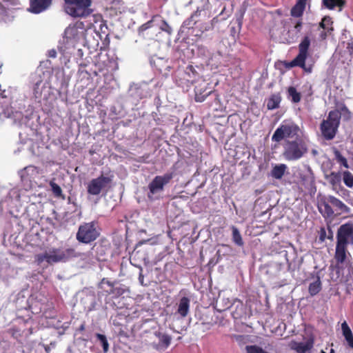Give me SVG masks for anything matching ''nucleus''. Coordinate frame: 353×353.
Wrapping results in <instances>:
<instances>
[{
    "label": "nucleus",
    "instance_id": "f257e3e1",
    "mask_svg": "<svg viewBox=\"0 0 353 353\" xmlns=\"http://www.w3.org/2000/svg\"><path fill=\"white\" fill-rule=\"evenodd\" d=\"M283 149L282 156L288 161H294L301 159L309 150L307 141L303 137L285 140Z\"/></svg>",
    "mask_w": 353,
    "mask_h": 353
},
{
    "label": "nucleus",
    "instance_id": "f03ea898",
    "mask_svg": "<svg viewBox=\"0 0 353 353\" xmlns=\"http://www.w3.org/2000/svg\"><path fill=\"white\" fill-rule=\"evenodd\" d=\"M73 248H52L48 251L39 254L36 256V261L39 264L46 261L49 264L57 263L59 262H65L69 259L79 256Z\"/></svg>",
    "mask_w": 353,
    "mask_h": 353
},
{
    "label": "nucleus",
    "instance_id": "7ed1b4c3",
    "mask_svg": "<svg viewBox=\"0 0 353 353\" xmlns=\"http://www.w3.org/2000/svg\"><path fill=\"white\" fill-rule=\"evenodd\" d=\"M90 6L91 0H64L63 9L72 17L83 18L92 12Z\"/></svg>",
    "mask_w": 353,
    "mask_h": 353
},
{
    "label": "nucleus",
    "instance_id": "20e7f679",
    "mask_svg": "<svg viewBox=\"0 0 353 353\" xmlns=\"http://www.w3.org/2000/svg\"><path fill=\"white\" fill-rule=\"evenodd\" d=\"M341 113L338 110L329 112L326 120L321 124V130L323 137L327 140H332L336 135L340 123Z\"/></svg>",
    "mask_w": 353,
    "mask_h": 353
},
{
    "label": "nucleus",
    "instance_id": "39448f33",
    "mask_svg": "<svg viewBox=\"0 0 353 353\" xmlns=\"http://www.w3.org/2000/svg\"><path fill=\"white\" fill-rule=\"evenodd\" d=\"M173 176L174 174L172 172H168L161 176H156L148 185V199L150 200L158 199L160 194L163 191L164 186L170 183Z\"/></svg>",
    "mask_w": 353,
    "mask_h": 353
},
{
    "label": "nucleus",
    "instance_id": "423d86ee",
    "mask_svg": "<svg viewBox=\"0 0 353 353\" xmlns=\"http://www.w3.org/2000/svg\"><path fill=\"white\" fill-rule=\"evenodd\" d=\"M299 132H301L299 127L294 123L282 124L274 131L272 141L279 143L283 139L292 140L294 137H301Z\"/></svg>",
    "mask_w": 353,
    "mask_h": 353
},
{
    "label": "nucleus",
    "instance_id": "0eeeda50",
    "mask_svg": "<svg viewBox=\"0 0 353 353\" xmlns=\"http://www.w3.org/2000/svg\"><path fill=\"white\" fill-rule=\"evenodd\" d=\"M99 236L94 222L84 223L79 228L76 238L78 241L89 243L94 241Z\"/></svg>",
    "mask_w": 353,
    "mask_h": 353
},
{
    "label": "nucleus",
    "instance_id": "6e6552de",
    "mask_svg": "<svg viewBox=\"0 0 353 353\" xmlns=\"http://www.w3.org/2000/svg\"><path fill=\"white\" fill-rule=\"evenodd\" d=\"M150 345L157 351L166 350L170 345L172 337L169 334L157 330L154 332L150 337Z\"/></svg>",
    "mask_w": 353,
    "mask_h": 353
},
{
    "label": "nucleus",
    "instance_id": "1a4fd4ad",
    "mask_svg": "<svg viewBox=\"0 0 353 353\" xmlns=\"http://www.w3.org/2000/svg\"><path fill=\"white\" fill-rule=\"evenodd\" d=\"M112 181V176H105L101 174L92 179L87 187L88 193L91 195H99L103 190L108 187Z\"/></svg>",
    "mask_w": 353,
    "mask_h": 353
},
{
    "label": "nucleus",
    "instance_id": "9d476101",
    "mask_svg": "<svg viewBox=\"0 0 353 353\" xmlns=\"http://www.w3.org/2000/svg\"><path fill=\"white\" fill-rule=\"evenodd\" d=\"M353 243V223L348 222L341 225L336 234V244L347 246Z\"/></svg>",
    "mask_w": 353,
    "mask_h": 353
},
{
    "label": "nucleus",
    "instance_id": "9b49d317",
    "mask_svg": "<svg viewBox=\"0 0 353 353\" xmlns=\"http://www.w3.org/2000/svg\"><path fill=\"white\" fill-rule=\"evenodd\" d=\"M314 343V338L310 336L305 342L291 341L289 343V347L291 350L296 351L297 353H307L312 349Z\"/></svg>",
    "mask_w": 353,
    "mask_h": 353
},
{
    "label": "nucleus",
    "instance_id": "f8f14e48",
    "mask_svg": "<svg viewBox=\"0 0 353 353\" xmlns=\"http://www.w3.org/2000/svg\"><path fill=\"white\" fill-rule=\"evenodd\" d=\"M30 10L35 14L47 10L52 4V0H30Z\"/></svg>",
    "mask_w": 353,
    "mask_h": 353
},
{
    "label": "nucleus",
    "instance_id": "ddd939ff",
    "mask_svg": "<svg viewBox=\"0 0 353 353\" xmlns=\"http://www.w3.org/2000/svg\"><path fill=\"white\" fill-rule=\"evenodd\" d=\"M326 199L334 208H335V210L339 212V214L342 213H349L350 212V208L335 196L330 195L326 197Z\"/></svg>",
    "mask_w": 353,
    "mask_h": 353
},
{
    "label": "nucleus",
    "instance_id": "4468645a",
    "mask_svg": "<svg viewBox=\"0 0 353 353\" xmlns=\"http://www.w3.org/2000/svg\"><path fill=\"white\" fill-rule=\"evenodd\" d=\"M310 46V39L308 36H305L299 45L298 59L302 60V59H305L306 60L308 57V49Z\"/></svg>",
    "mask_w": 353,
    "mask_h": 353
},
{
    "label": "nucleus",
    "instance_id": "2eb2a0df",
    "mask_svg": "<svg viewBox=\"0 0 353 353\" xmlns=\"http://www.w3.org/2000/svg\"><path fill=\"white\" fill-rule=\"evenodd\" d=\"M19 174L22 180H30L39 174V169L34 165H29L21 170Z\"/></svg>",
    "mask_w": 353,
    "mask_h": 353
},
{
    "label": "nucleus",
    "instance_id": "dca6fc26",
    "mask_svg": "<svg viewBox=\"0 0 353 353\" xmlns=\"http://www.w3.org/2000/svg\"><path fill=\"white\" fill-rule=\"evenodd\" d=\"M292 23L294 24L293 29L288 30V42L292 43L294 42L298 38L299 34L302 29V22L301 21H293L291 19Z\"/></svg>",
    "mask_w": 353,
    "mask_h": 353
},
{
    "label": "nucleus",
    "instance_id": "f3484780",
    "mask_svg": "<svg viewBox=\"0 0 353 353\" xmlns=\"http://www.w3.org/2000/svg\"><path fill=\"white\" fill-rule=\"evenodd\" d=\"M347 252V246L336 244L334 259L336 261L337 265L343 264L345 261Z\"/></svg>",
    "mask_w": 353,
    "mask_h": 353
},
{
    "label": "nucleus",
    "instance_id": "a211bd4d",
    "mask_svg": "<svg viewBox=\"0 0 353 353\" xmlns=\"http://www.w3.org/2000/svg\"><path fill=\"white\" fill-rule=\"evenodd\" d=\"M190 303V300L188 297L183 296L180 299L178 304L177 314H179L181 317L185 318L187 316L189 312Z\"/></svg>",
    "mask_w": 353,
    "mask_h": 353
},
{
    "label": "nucleus",
    "instance_id": "6ab92c4d",
    "mask_svg": "<svg viewBox=\"0 0 353 353\" xmlns=\"http://www.w3.org/2000/svg\"><path fill=\"white\" fill-rule=\"evenodd\" d=\"M81 30L77 25L69 26L64 32L65 37L68 39H78L81 33Z\"/></svg>",
    "mask_w": 353,
    "mask_h": 353
},
{
    "label": "nucleus",
    "instance_id": "aec40b11",
    "mask_svg": "<svg viewBox=\"0 0 353 353\" xmlns=\"http://www.w3.org/2000/svg\"><path fill=\"white\" fill-rule=\"evenodd\" d=\"M298 55L290 63V67H300L303 70H304L306 72L310 73L312 70V64L307 65L305 63V59H302V60L298 59Z\"/></svg>",
    "mask_w": 353,
    "mask_h": 353
},
{
    "label": "nucleus",
    "instance_id": "412c9836",
    "mask_svg": "<svg viewBox=\"0 0 353 353\" xmlns=\"http://www.w3.org/2000/svg\"><path fill=\"white\" fill-rule=\"evenodd\" d=\"M130 95L135 99H142L145 97V93L138 84H132L129 88Z\"/></svg>",
    "mask_w": 353,
    "mask_h": 353
},
{
    "label": "nucleus",
    "instance_id": "4be33fe9",
    "mask_svg": "<svg viewBox=\"0 0 353 353\" xmlns=\"http://www.w3.org/2000/svg\"><path fill=\"white\" fill-rule=\"evenodd\" d=\"M341 330L343 335L344 336L348 345L353 348V334L346 321L342 323Z\"/></svg>",
    "mask_w": 353,
    "mask_h": 353
},
{
    "label": "nucleus",
    "instance_id": "5701e85b",
    "mask_svg": "<svg viewBox=\"0 0 353 353\" xmlns=\"http://www.w3.org/2000/svg\"><path fill=\"white\" fill-rule=\"evenodd\" d=\"M330 202L326 199V198L321 203L319 206L320 212L327 217L332 216L334 214V211L330 205Z\"/></svg>",
    "mask_w": 353,
    "mask_h": 353
},
{
    "label": "nucleus",
    "instance_id": "b1692460",
    "mask_svg": "<svg viewBox=\"0 0 353 353\" xmlns=\"http://www.w3.org/2000/svg\"><path fill=\"white\" fill-rule=\"evenodd\" d=\"M281 101V97L279 94H274L268 99L267 108L268 110L278 108Z\"/></svg>",
    "mask_w": 353,
    "mask_h": 353
},
{
    "label": "nucleus",
    "instance_id": "393cba45",
    "mask_svg": "<svg viewBox=\"0 0 353 353\" xmlns=\"http://www.w3.org/2000/svg\"><path fill=\"white\" fill-rule=\"evenodd\" d=\"M286 169L287 165L285 164L275 165L272 170V176L276 179H280L284 175Z\"/></svg>",
    "mask_w": 353,
    "mask_h": 353
},
{
    "label": "nucleus",
    "instance_id": "a878e982",
    "mask_svg": "<svg viewBox=\"0 0 353 353\" xmlns=\"http://www.w3.org/2000/svg\"><path fill=\"white\" fill-rule=\"evenodd\" d=\"M231 230L232 232L233 242L239 246H243L244 244V242L243 241L242 236L240 234L239 229L236 227L232 225L231 227Z\"/></svg>",
    "mask_w": 353,
    "mask_h": 353
},
{
    "label": "nucleus",
    "instance_id": "bb28decb",
    "mask_svg": "<svg viewBox=\"0 0 353 353\" xmlns=\"http://www.w3.org/2000/svg\"><path fill=\"white\" fill-rule=\"evenodd\" d=\"M325 178L332 185H336L341 182V176L339 172H332L330 174H325Z\"/></svg>",
    "mask_w": 353,
    "mask_h": 353
},
{
    "label": "nucleus",
    "instance_id": "cd10ccee",
    "mask_svg": "<svg viewBox=\"0 0 353 353\" xmlns=\"http://www.w3.org/2000/svg\"><path fill=\"white\" fill-rule=\"evenodd\" d=\"M321 289V283L319 278L309 285V293L311 296L317 294Z\"/></svg>",
    "mask_w": 353,
    "mask_h": 353
},
{
    "label": "nucleus",
    "instance_id": "c85d7f7f",
    "mask_svg": "<svg viewBox=\"0 0 353 353\" xmlns=\"http://www.w3.org/2000/svg\"><path fill=\"white\" fill-rule=\"evenodd\" d=\"M96 337L100 341V343L103 347V350L104 353L108 352L109 350V343L108 342L106 336L103 334L97 333V334H96Z\"/></svg>",
    "mask_w": 353,
    "mask_h": 353
},
{
    "label": "nucleus",
    "instance_id": "c756f323",
    "mask_svg": "<svg viewBox=\"0 0 353 353\" xmlns=\"http://www.w3.org/2000/svg\"><path fill=\"white\" fill-rule=\"evenodd\" d=\"M304 9L305 6L296 3L291 10V15L295 17H299L302 16Z\"/></svg>",
    "mask_w": 353,
    "mask_h": 353
},
{
    "label": "nucleus",
    "instance_id": "7c9ffc66",
    "mask_svg": "<svg viewBox=\"0 0 353 353\" xmlns=\"http://www.w3.org/2000/svg\"><path fill=\"white\" fill-rule=\"evenodd\" d=\"M289 96L292 98V101L298 103L301 101V94L298 92L295 88L290 87L288 88Z\"/></svg>",
    "mask_w": 353,
    "mask_h": 353
},
{
    "label": "nucleus",
    "instance_id": "2f4dec72",
    "mask_svg": "<svg viewBox=\"0 0 353 353\" xmlns=\"http://www.w3.org/2000/svg\"><path fill=\"white\" fill-rule=\"evenodd\" d=\"M309 173L306 175H304L301 176L302 181H303L304 184L307 186H312L314 183V176L312 172L311 169L308 168Z\"/></svg>",
    "mask_w": 353,
    "mask_h": 353
},
{
    "label": "nucleus",
    "instance_id": "473e14b6",
    "mask_svg": "<svg viewBox=\"0 0 353 353\" xmlns=\"http://www.w3.org/2000/svg\"><path fill=\"white\" fill-rule=\"evenodd\" d=\"M343 182L349 188L353 187V174L349 171L343 172Z\"/></svg>",
    "mask_w": 353,
    "mask_h": 353
},
{
    "label": "nucleus",
    "instance_id": "72a5a7b5",
    "mask_svg": "<svg viewBox=\"0 0 353 353\" xmlns=\"http://www.w3.org/2000/svg\"><path fill=\"white\" fill-rule=\"evenodd\" d=\"M49 184L54 195L57 197H61L62 196V190L60 186L54 181H50Z\"/></svg>",
    "mask_w": 353,
    "mask_h": 353
},
{
    "label": "nucleus",
    "instance_id": "f704fd0d",
    "mask_svg": "<svg viewBox=\"0 0 353 353\" xmlns=\"http://www.w3.org/2000/svg\"><path fill=\"white\" fill-rule=\"evenodd\" d=\"M245 350L247 353H268L256 345H247Z\"/></svg>",
    "mask_w": 353,
    "mask_h": 353
},
{
    "label": "nucleus",
    "instance_id": "c9c22d12",
    "mask_svg": "<svg viewBox=\"0 0 353 353\" xmlns=\"http://www.w3.org/2000/svg\"><path fill=\"white\" fill-rule=\"evenodd\" d=\"M43 83L41 80L37 81L34 85L33 90L34 94L36 98H39L42 94V87L41 84Z\"/></svg>",
    "mask_w": 353,
    "mask_h": 353
},
{
    "label": "nucleus",
    "instance_id": "e433bc0d",
    "mask_svg": "<svg viewBox=\"0 0 353 353\" xmlns=\"http://www.w3.org/2000/svg\"><path fill=\"white\" fill-rule=\"evenodd\" d=\"M334 155H335V157H336V160L338 161V162L341 163L345 168H349L347 159L343 156H342V154H341V152L339 151L335 150Z\"/></svg>",
    "mask_w": 353,
    "mask_h": 353
},
{
    "label": "nucleus",
    "instance_id": "4c0bfd02",
    "mask_svg": "<svg viewBox=\"0 0 353 353\" xmlns=\"http://www.w3.org/2000/svg\"><path fill=\"white\" fill-rule=\"evenodd\" d=\"M339 1L340 0H323V5L329 9H333L339 5Z\"/></svg>",
    "mask_w": 353,
    "mask_h": 353
},
{
    "label": "nucleus",
    "instance_id": "58836bf2",
    "mask_svg": "<svg viewBox=\"0 0 353 353\" xmlns=\"http://www.w3.org/2000/svg\"><path fill=\"white\" fill-rule=\"evenodd\" d=\"M332 23L331 19L329 17H324L320 23L321 28L328 30V26Z\"/></svg>",
    "mask_w": 353,
    "mask_h": 353
},
{
    "label": "nucleus",
    "instance_id": "ea45409f",
    "mask_svg": "<svg viewBox=\"0 0 353 353\" xmlns=\"http://www.w3.org/2000/svg\"><path fill=\"white\" fill-rule=\"evenodd\" d=\"M125 290L121 287H112V290L110 292V294H113L117 296L122 295L124 293Z\"/></svg>",
    "mask_w": 353,
    "mask_h": 353
},
{
    "label": "nucleus",
    "instance_id": "a19ab883",
    "mask_svg": "<svg viewBox=\"0 0 353 353\" xmlns=\"http://www.w3.org/2000/svg\"><path fill=\"white\" fill-rule=\"evenodd\" d=\"M160 29L167 32L168 34H171L172 32V28L165 21H163L161 26H160Z\"/></svg>",
    "mask_w": 353,
    "mask_h": 353
},
{
    "label": "nucleus",
    "instance_id": "79ce46f5",
    "mask_svg": "<svg viewBox=\"0 0 353 353\" xmlns=\"http://www.w3.org/2000/svg\"><path fill=\"white\" fill-rule=\"evenodd\" d=\"M339 112L341 113V115L343 114L346 119H349L351 117V113L345 106L342 107Z\"/></svg>",
    "mask_w": 353,
    "mask_h": 353
},
{
    "label": "nucleus",
    "instance_id": "37998d69",
    "mask_svg": "<svg viewBox=\"0 0 353 353\" xmlns=\"http://www.w3.org/2000/svg\"><path fill=\"white\" fill-rule=\"evenodd\" d=\"M339 112L341 113V115L343 114L346 119H349L351 117V113L345 106L342 107Z\"/></svg>",
    "mask_w": 353,
    "mask_h": 353
},
{
    "label": "nucleus",
    "instance_id": "c03bdc74",
    "mask_svg": "<svg viewBox=\"0 0 353 353\" xmlns=\"http://www.w3.org/2000/svg\"><path fill=\"white\" fill-rule=\"evenodd\" d=\"M152 20L148 21L147 23H144V24H143L142 26H140L139 30L140 31H145V30H146L147 29L150 28L152 26Z\"/></svg>",
    "mask_w": 353,
    "mask_h": 353
},
{
    "label": "nucleus",
    "instance_id": "a18cd8bd",
    "mask_svg": "<svg viewBox=\"0 0 353 353\" xmlns=\"http://www.w3.org/2000/svg\"><path fill=\"white\" fill-rule=\"evenodd\" d=\"M104 283L107 284L108 286H110V287H111V288H112V287H113V283H111L110 281H108V279H105V278H103V279L101 281V282H100V283H99V288H102V285H103V284H104Z\"/></svg>",
    "mask_w": 353,
    "mask_h": 353
},
{
    "label": "nucleus",
    "instance_id": "49530a36",
    "mask_svg": "<svg viewBox=\"0 0 353 353\" xmlns=\"http://www.w3.org/2000/svg\"><path fill=\"white\" fill-rule=\"evenodd\" d=\"M326 238V231L324 228H321L320 230L319 240L324 241Z\"/></svg>",
    "mask_w": 353,
    "mask_h": 353
},
{
    "label": "nucleus",
    "instance_id": "de8ad7c7",
    "mask_svg": "<svg viewBox=\"0 0 353 353\" xmlns=\"http://www.w3.org/2000/svg\"><path fill=\"white\" fill-rule=\"evenodd\" d=\"M327 239H330L331 241H333L334 239V234H333V232L332 230H331V228H328V235H327Z\"/></svg>",
    "mask_w": 353,
    "mask_h": 353
},
{
    "label": "nucleus",
    "instance_id": "09e8293b",
    "mask_svg": "<svg viewBox=\"0 0 353 353\" xmlns=\"http://www.w3.org/2000/svg\"><path fill=\"white\" fill-rule=\"evenodd\" d=\"M48 55L50 57L55 58L57 57V52L54 50H51L48 52Z\"/></svg>",
    "mask_w": 353,
    "mask_h": 353
},
{
    "label": "nucleus",
    "instance_id": "8fccbe9b",
    "mask_svg": "<svg viewBox=\"0 0 353 353\" xmlns=\"http://www.w3.org/2000/svg\"><path fill=\"white\" fill-rule=\"evenodd\" d=\"M205 96L196 95L195 100L198 102H202L205 100Z\"/></svg>",
    "mask_w": 353,
    "mask_h": 353
},
{
    "label": "nucleus",
    "instance_id": "3c124183",
    "mask_svg": "<svg viewBox=\"0 0 353 353\" xmlns=\"http://www.w3.org/2000/svg\"><path fill=\"white\" fill-rule=\"evenodd\" d=\"M6 12V8L0 3V14H4Z\"/></svg>",
    "mask_w": 353,
    "mask_h": 353
},
{
    "label": "nucleus",
    "instance_id": "603ef678",
    "mask_svg": "<svg viewBox=\"0 0 353 353\" xmlns=\"http://www.w3.org/2000/svg\"><path fill=\"white\" fill-rule=\"evenodd\" d=\"M139 282L143 284V275L142 274V270L141 269V272L139 273Z\"/></svg>",
    "mask_w": 353,
    "mask_h": 353
},
{
    "label": "nucleus",
    "instance_id": "864d4df0",
    "mask_svg": "<svg viewBox=\"0 0 353 353\" xmlns=\"http://www.w3.org/2000/svg\"><path fill=\"white\" fill-rule=\"evenodd\" d=\"M305 2H306V0H299L297 1V3H299L300 5H302V6L305 7Z\"/></svg>",
    "mask_w": 353,
    "mask_h": 353
},
{
    "label": "nucleus",
    "instance_id": "5fc2aeb1",
    "mask_svg": "<svg viewBox=\"0 0 353 353\" xmlns=\"http://www.w3.org/2000/svg\"><path fill=\"white\" fill-rule=\"evenodd\" d=\"M197 13H198V11L195 12V13L191 16V17L189 19L190 21H193V19H194V16H196Z\"/></svg>",
    "mask_w": 353,
    "mask_h": 353
},
{
    "label": "nucleus",
    "instance_id": "6e6d98bb",
    "mask_svg": "<svg viewBox=\"0 0 353 353\" xmlns=\"http://www.w3.org/2000/svg\"><path fill=\"white\" fill-rule=\"evenodd\" d=\"M326 36H327L326 32H322L321 33V37L322 39H325Z\"/></svg>",
    "mask_w": 353,
    "mask_h": 353
},
{
    "label": "nucleus",
    "instance_id": "4d7b16f0",
    "mask_svg": "<svg viewBox=\"0 0 353 353\" xmlns=\"http://www.w3.org/2000/svg\"><path fill=\"white\" fill-rule=\"evenodd\" d=\"M312 154L314 155V156H316L318 154V151L316 150H312Z\"/></svg>",
    "mask_w": 353,
    "mask_h": 353
},
{
    "label": "nucleus",
    "instance_id": "13d9d810",
    "mask_svg": "<svg viewBox=\"0 0 353 353\" xmlns=\"http://www.w3.org/2000/svg\"><path fill=\"white\" fill-rule=\"evenodd\" d=\"M84 330H85V325L83 323L81 325V326L79 327V330L83 331Z\"/></svg>",
    "mask_w": 353,
    "mask_h": 353
},
{
    "label": "nucleus",
    "instance_id": "bf43d9fd",
    "mask_svg": "<svg viewBox=\"0 0 353 353\" xmlns=\"http://www.w3.org/2000/svg\"><path fill=\"white\" fill-rule=\"evenodd\" d=\"M321 353H325L323 350H321ZM330 353H335V352H334V350L333 349H331Z\"/></svg>",
    "mask_w": 353,
    "mask_h": 353
}]
</instances>
